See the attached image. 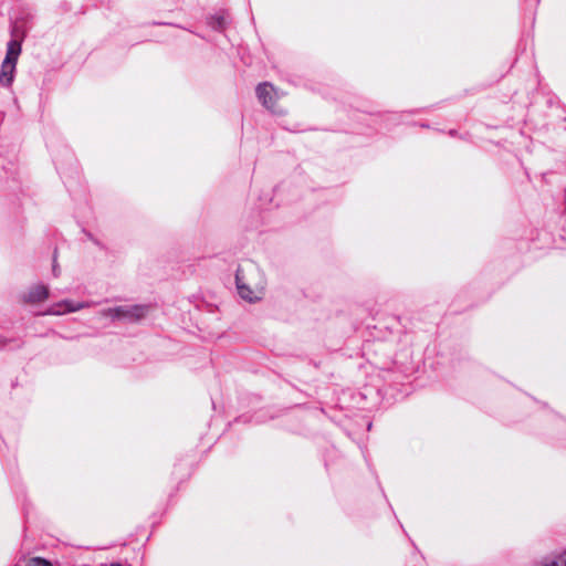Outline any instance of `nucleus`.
<instances>
[{
	"instance_id": "obj_1",
	"label": "nucleus",
	"mask_w": 566,
	"mask_h": 566,
	"mask_svg": "<svg viewBox=\"0 0 566 566\" xmlns=\"http://www.w3.org/2000/svg\"><path fill=\"white\" fill-rule=\"evenodd\" d=\"M238 294L250 303L262 298L265 289V280L260 269L252 262L238 268L235 273Z\"/></svg>"
},
{
	"instance_id": "obj_2",
	"label": "nucleus",
	"mask_w": 566,
	"mask_h": 566,
	"mask_svg": "<svg viewBox=\"0 0 566 566\" xmlns=\"http://www.w3.org/2000/svg\"><path fill=\"white\" fill-rule=\"evenodd\" d=\"M148 312V306L132 305V306H116L113 308L103 310L101 315L111 317L112 319H120L126 322H137L145 317Z\"/></svg>"
},
{
	"instance_id": "obj_3",
	"label": "nucleus",
	"mask_w": 566,
	"mask_h": 566,
	"mask_svg": "<svg viewBox=\"0 0 566 566\" xmlns=\"http://www.w3.org/2000/svg\"><path fill=\"white\" fill-rule=\"evenodd\" d=\"M92 302H73L64 300L51 305L43 314L44 315H63L65 313H74L83 308L91 307Z\"/></svg>"
},
{
	"instance_id": "obj_4",
	"label": "nucleus",
	"mask_w": 566,
	"mask_h": 566,
	"mask_svg": "<svg viewBox=\"0 0 566 566\" xmlns=\"http://www.w3.org/2000/svg\"><path fill=\"white\" fill-rule=\"evenodd\" d=\"M256 96L264 107L275 112V102L279 98V93L274 86L268 82L261 83L256 86Z\"/></svg>"
},
{
	"instance_id": "obj_5",
	"label": "nucleus",
	"mask_w": 566,
	"mask_h": 566,
	"mask_svg": "<svg viewBox=\"0 0 566 566\" xmlns=\"http://www.w3.org/2000/svg\"><path fill=\"white\" fill-rule=\"evenodd\" d=\"M49 297V289L44 284H36L30 287L29 292L23 296L25 303H39Z\"/></svg>"
},
{
	"instance_id": "obj_6",
	"label": "nucleus",
	"mask_w": 566,
	"mask_h": 566,
	"mask_svg": "<svg viewBox=\"0 0 566 566\" xmlns=\"http://www.w3.org/2000/svg\"><path fill=\"white\" fill-rule=\"evenodd\" d=\"M17 64L9 61H3L1 64L0 72V84L3 86H10L14 80Z\"/></svg>"
},
{
	"instance_id": "obj_7",
	"label": "nucleus",
	"mask_w": 566,
	"mask_h": 566,
	"mask_svg": "<svg viewBox=\"0 0 566 566\" xmlns=\"http://www.w3.org/2000/svg\"><path fill=\"white\" fill-rule=\"evenodd\" d=\"M21 53V44L17 40H11L8 42L7 45V54L3 61L12 62L13 64H17L18 57Z\"/></svg>"
},
{
	"instance_id": "obj_8",
	"label": "nucleus",
	"mask_w": 566,
	"mask_h": 566,
	"mask_svg": "<svg viewBox=\"0 0 566 566\" xmlns=\"http://www.w3.org/2000/svg\"><path fill=\"white\" fill-rule=\"evenodd\" d=\"M539 566H566V552L545 557L541 560Z\"/></svg>"
},
{
	"instance_id": "obj_9",
	"label": "nucleus",
	"mask_w": 566,
	"mask_h": 566,
	"mask_svg": "<svg viewBox=\"0 0 566 566\" xmlns=\"http://www.w3.org/2000/svg\"><path fill=\"white\" fill-rule=\"evenodd\" d=\"M28 566H52V564L42 557H33L29 560Z\"/></svg>"
},
{
	"instance_id": "obj_10",
	"label": "nucleus",
	"mask_w": 566,
	"mask_h": 566,
	"mask_svg": "<svg viewBox=\"0 0 566 566\" xmlns=\"http://www.w3.org/2000/svg\"><path fill=\"white\" fill-rule=\"evenodd\" d=\"M52 271H53V275H54L55 277H57V276L60 275V270H59V268H57V264H56V261H55V260H54V263H53V269H52Z\"/></svg>"
},
{
	"instance_id": "obj_11",
	"label": "nucleus",
	"mask_w": 566,
	"mask_h": 566,
	"mask_svg": "<svg viewBox=\"0 0 566 566\" xmlns=\"http://www.w3.org/2000/svg\"><path fill=\"white\" fill-rule=\"evenodd\" d=\"M217 27L218 28H222L223 27V18H218L217 19Z\"/></svg>"
},
{
	"instance_id": "obj_12",
	"label": "nucleus",
	"mask_w": 566,
	"mask_h": 566,
	"mask_svg": "<svg viewBox=\"0 0 566 566\" xmlns=\"http://www.w3.org/2000/svg\"><path fill=\"white\" fill-rule=\"evenodd\" d=\"M111 566H122L119 563H112Z\"/></svg>"
}]
</instances>
